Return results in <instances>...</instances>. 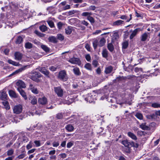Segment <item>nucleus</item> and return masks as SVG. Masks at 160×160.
Masks as SVG:
<instances>
[{"label": "nucleus", "mask_w": 160, "mask_h": 160, "mask_svg": "<svg viewBox=\"0 0 160 160\" xmlns=\"http://www.w3.org/2000/svg\"><path fill=\"white\" fill-rule=\"evenodd\" d=\"M31 73L33 74L30 76V78L32 80L37 82H40V80L38 78L41 77L42 75L40 73L37 72H32Z\"/></svg>", "instance_id": "nucleus-1"}, {"label": "nucleus", "mask_w": 160, "mask_h": 160, "mask_svg": "<svg viewBox=\"0 0 160 160\" xmlns=\"http://www.w3.org/2000/svg\"><path fill=\"white\" fill-rule=\"evenodd\" d=\"M14 113L18 114L22 112V105L18 104L14 106L12 108Z\"/></svg>", "instance_id": "nucleus-2"}, {"label": "nucleus", "mask_w": 160, "mask_h": 160, "mask_svg": "<svg viewBox=\"0 0 160 160\" xmlns=\"http://www.w3.org/2000/svg\"><path fill=\"white\" fill-rule=\"evenodd\" d=\"M30 66V65H27L23 66L22 68H21L15 70L14 72H13L11 74L9 75L8 77H12L21 72H22L25 70L26 68L29 67Z\"/></svg>", "instance_id": "nucleus-3"}, {"label": "nucleus", "mask_w": 160, "mask_h": 160, "mask_svg": "<svg viewBox=\"0 0 160 160\" xmlns=\"http://www.w3.org/2000/svg\"><path fill=\"white\" fill-rule=\"evenodd\" d=\"M58 78L61 80L65 82L68 79L66 72L64 70L60 71L58 76Z\"/></svg>", "instance_id": "nucleus-4"}, {"label": "nucleus", "mask_w": 160, "mask_h": 160, "mask_svg": "<svg viewBox=\"0 0 160 160\" xmlns=\"http://www.w3.org/2000/svg\"><path fill=\"white\" fill-rule=\"evenodd\" d=\"M54 90L57 95L59 97H62L63 95V90L61 87L54 88Z\"/></svg>", "instance_id": "nucleus-5"}, {"label": "nucleus", "mask_w": 160, "mask_h": 160, "mask_svg": "<svg viewBox=\"0 0 160 160\" xmlns=\"http://www.w3.org/2000/svg\"><path fill=\"white\" fill-rule=\"evenodd\" d=\"M68 61L72 64H77L79 65L81 64V62L78 58H72L68 60Z\"/></svg>", "instance_id": "nucleus-6"}, {"label": "nucleus", "mask_w": 160, "mask_h": 160, "mask_svg": "<svg viewBox=\"0 0 160 160\" xmlns=\"http://www.w3.org/2000/svg\"><path fill=\"white\" fill-rule=\"evenodd\" d=\"M16 84L18 90V89H19V88L22 89V88H25L26 87L25 84L23 81L21 80H18L16 82Z\"/></svg>", "instance_id": "nucleus-7"}, {"label": "nucleus", "mask_w": 160, "mask_h": 160, "mask_svg": "<svg viewBox=\"0 0 160 160\" xmlns=\"http://www.w3.org/2000/svg\"><path fill=\"white\" fill-rule=\"evenodd\" d=\"M122 143L125 147L130 148L131 147L133 146L134 145V143L132 142H129L127 140H123L122 141Z\"/></svg>", "instance_id": "nucleus-8"}, {"label": "nucleus", "mask_w": 160, "mask_h": 160, "mask_svg": "<svg viewBox=\"0 0 160 160\" xmlns=\"http://www.w3.org/2000/svg\"><path fill=\"white\" fill-rule=\"evenodd\" d=\"M141 30L139 28H137L134 29L130 35V39H132L137 34L138 32Z\"/></svg>", "instance_id": "nucleus-9"}, {"label": "nucleus", "mask_w": 160, "mask_h": 160, "mask_svg": "<svg viewBox=\"0 0 160 160\" xmlns=\"http://www.w3.org/2000/svg\"><path fill=\"white\" fill-rule=\"evenodd\" d=\"M29 89L34 94H37L39 92L38 89L34 87L33 85L32 84H30L29 85Z\"/></svg>", "instance_id": "nucleus-10"}, {"label": "nucleus", "mask_w": 160, "mask_h": 160, "mask_svg": "<svg viewBox=\"0 0 160 160\" xmlns=\"http://www.w3.org/2000/svg\"><path fill=\"white\" fill-rule=\"evenodd\" d=\"M15 59L17 60L20 61L21 60L22 55L19 52H16L14 53Z\"/></svg>", "instance_id": "nucleus-11"}, {"label": "nucleus", "mask_w": 160, "mask_h": 160, "mask_svg": "<svg viewBox=\"0 0 160 160\" xmlns=\"http://www.w3.org/2000/svg\"><path fill=\"white\" fill-rule=\"evenodd\" d=\"M85 99L89 103L92 102L93 101V96L91 94H88Z\"/></svg>", "instance_id": "nucleus-12"}, {"label": "nucleus", "mask_w": 160, "mask_h": 160, "mask_svg": "<svg viewBox=\"0 0 160 160\" xmlns=\"http://www.w3.org/2000/svg\"><path fill=\"white\" fill-rule=\"evenodd\" d=\"M49 42L53 43H56L58 42L57 38L54 36H50L48 38Z\"/></svg>", "instance_id": "nucleus-13"}, {"label": "nucleus", "mask_w": 160, "mask_h": 160, "mask_svg": "<svg viewBox=\"0 0 160 160\" xmlns=\"http://www.w3.org/2000/svg\"><path fill=\"white\" fill-rule=\"evenodd\" d=\"M65 129L68 132H72L74 130V128L73 125L71 124L67 125L65 127Z\"/></svg>", "instance_id": "nucleus-14"}, {"label": "nucleus", "mask_w": 160, "mask_h": 160, "mask_svg": "<svg viewBox=\"0 0 160 160\" xmlns=\"http://www.w3.org/2000/svg\"><path fill=\"white\" fill-rule=\"evenodd\" d=\"M38 102L42 105L45 104L47 103V100L46 98L43 97L42 98H39L38 100Z\"/></svg>", "instance_id": "nucleus-15"}, {"label": "nucleus", "mask_w": 160, "mask_h": 160, "mask_svg": "<svg viewBox=\"0 0 160 160\" xmlns=\"http://www.w3.org/2000/svg\"><path fill=\"white\" fill-rule=\"evenodd\" d=\"M39 70L40 72L46 75H48L49 74V72L44 67L39 68Z\"/></svg>", "instance_id": "nucleus-16"}, {"label": "nucleus", "mask_w": 160, "mask_h": 160, "mask_svg": "<svg viewBox=\"0 0 160 160\" xmlns=\"http://www.w3.org/2000/svg\"><path fill=\"white\" fill-rule=\"evenodd\" d=\"M18 91L19 92L21 95L23 97L25 100L28 99L26 94L25 92L22 89L20 88L18 89Z\"/></svg>", "instance_id": "nucleus-17"}, {"label": "nucleus", "mask_w": 160, "mask_h": 160, "mask_svg": "<svg viewBox=\"0 0 160 160\" xmlns=\"http://www.w3.org/2000/svg\"><path fill=\"white\" fill-rule=\"evenodd\" d=\"M7 62L9 64H11L15 66H19L22 65L19 62H17L15 61L12 60L11 59H8Z\"/></svg>", "instance_id": "nucleus-18"}, {"label": "nucleus", "mask_w": 160, "mask_h": 160, "mask_svg": "<svg viewBox=\"0 0 160 160\" xmlns=\"http://www.w3.org/2000/svg\"><path fill=\"white\" fill-rule=\"evenodd\" d=\"M41 48L46 52H49L50 49L46 45H43L40 42H38Z\"/></svg>", "instance_id": "nucleus-19"}, {"label": "nucleus", "mask_w": 160, "mask_h": 160, "mask_svg": "<svg viewBox=\"0 0 160 160\" xmlns=\"http://www.w3.org/2000/svg\"><path fill=\"white\" fill-rule=\"evenodd\" d=\"M113 69V68L112 66H108L105 68L104 72L106 74L110 73L112 71Z\"/></svg>", "instance_id": "nucleus-20"}, {"label": "nucleus", "mask_w": 160, "mask_h": 160, "mask_svg": "<svg viewBox=\"0 0 160 160\" xmlns=\"http://www.w3.org/2000/svg\"><path fill=\"white\" fill-rule=\"evenodd\" d=\"M102 55L103 57L107 58L108 57V51L105 48H103L102 52Z\"/></svg>", "instance_id": "nucleus-21"}, {"label": "nucleus", "mask_w": 160, "mask_h": 160, "mask_svg": "<svg viewBox=\"0 0 160 160\" xmlns=\"http://www.w3.org/2000/svg\"><path fill=\"white\" fill-rule=\"evenodd\" d=\"M148 33L145 32L141 35V41L144 42L146 40L148 37Z\"/></svg>", "instance_id": "nucleus-22"}, {"label": "nucleus", "mask_w": 160, "mask_h": 160, "mask_svg": "<svg viewBox=\"0 0 160 160\" xmlns=\"http://www.w3.org/2000/svg\"><path fill=\"white\" fill-rule=\"evenodd\" d=\"M146 123H144L140 125V127L143 130H148L149 129V127L146 125Z\"/></svg>", "instance_id": "nucleus-23"}, {"label": "nucleus", "mask_w": 160, "mask_h": 160, "mask_svg": "<svg viewBox=\"0 0 160 160\" xmlns=\"http://www.w3.org/2000/svg\"><path fill=\"white\" fill-rule=\"evenodd\" d=\"M92 15V13L91 12H84L82 13L81 16L84 17H86L87 19L88 17L90 16H91Z\"/></svg>", "instance_id": "nucleus-24"}, {"label": "nucleus", "mask_w": 160, "mask_h": 160, "mask_svg": "<svg viewBox=\"0 0 160 160\" xmlns=\"http://www.w3.org/2000/svg\"><path fill=\"white\" fill-rule=\"evenodd\" d=\"M128 135L129 137L134 140H136L137 139L136 136L132 132H129L128 133Z\"/></svg>", "instance_id": "nucleus-25"}, {"label": "nucleus", "mask_w": 160, "mask_h": 160, "mask_svg": "<svg viewBox=\"0 0 160 160\" xmlns=\"http://www.w3.org/2000/svg\"><path fill=\"white\" fill-rule=\"evenodd\" d=\"M9 95L11 97L16 98L17 97V95L14 91L12 90H10L9 91Z\"/></svg>", "instance_id": "nucleus-26"}, {"label": "nucleus", "mask_w": 160, "mask_h": 160, "mask_svg": "<svg viewBox=\"0 0 160 160\" xmlns=\"http://www.w3.org/2000/svg\"><path fill=\"white\" fill-rule=\"evenodd\" d=\"M29 99H31L30 102L32 105H35L37 104V99L35 97L29 98Z\"/></svg>", "instance_id": "nucleus-27"}, {"label": "nucleus", "mask_w": 160, "mask_h": 160, "mask_svg": "<svg viewBox=\"0 0 160 160\" xmlns=\"http://www.w3.org/2000/svg\"><path fill=\"white\" fill-rule=\"evenodd\" d=\"M73 71L74 73L76 75L79 76L81 74L79 69L78 68H76L73 69Z\"/></svg>", "instance_id": "nucleus-28"}, {"label": "nucleus", "mask_w": 160, "mask_h": 160, "mask_svg": "<svg viewBox=\"0 0 160 160\" xmlns=\"http://www.w3.org/2000/svg\"><path fill=\"white\" fill-rule=\"evenodd\" d=\"M106 42V40L104 38H102L100 40L98 45L99 47H102L103 46Z\"/></svg>", "instance_id": "nucleus-29"}, {"label": "nucleus", "mask_w": 160, "mask_h": 160, "mask_svg": "<svg viewBox=\"0 0 160 160\" xmlns=\"http://www.w3.org/2000/svg\"><path fill=\"white\" fill-rule=\"evenodd\" d=\"M2 104L4 108L6 110H9L10 108V106L9 103L7 101H4L2 102Z\"/></svg>", "instance_id": "nucleus-30"}, {"label": "nucleus", "mask_w": 160, "mask_h": 160, "mask_svg": "<svg viewBox=\"0 0 160 160\" xmlns=\"http://www.w3.org/2000/svg\"><path fill=\"white\" fill-rule=\"evenodd\" d=\"M124 21L121 20H118L113 23V26H119L123 23Z\"/></svg>", "instance_id": "nucleus-31"}, {"label": "nucleus", "mask_w": 160, "mask_h": 160, "mask_svg": "<svg viewBox=\"0 0 160 160\" xmlns=\"http://www.w3.org/2000/svg\"><path fill=\"white\" fill-rule=\"evenodd\" d=\"M108 48L109 51L111 52H112L114 49L113 46L111 43H109L108 44Z\"/></svg>", "instance_id": "nucleus-32"}, {"label": "nucleus", "mask_w": 160, "mask_h": 160, "mask_svg": "<svg viewBox=\"0 0 160 160\" xmlns=\"http://www.w3.org/2000/svg\"><path fill=\"white\" fill-rule=\"evenodd\" d=\"M25 46L26 48L30 49L32 48V45L31 43L28 42L25 43Z\"/></svg>", "instance_id": "nucleus-33"}, {"label": "nucleus", "mask_w": 160, "mask_h": 160, "mask_svg": "<svg viewBox=\"0 0 160 160\" xmlns=\"http://www.w3.org/2000/svg\"><path fill=\"white\" fill-rule=\"evenodd\" d=\"M39 29L42 32H45L47 30V27L44 25H42L39 27Z\"/></svg>", "instance_id": "nucleus-34"}, {"label": "nucleus", "mask_w": 160, "mask_h": 160, "mask_svg": "<svg viewBox=\"0 0 160 160\" xmlns=\"http://www.w3.org/2000/svg\"><path fill=\"white\" fill-rule=\"evenodd\" d=\"M71 8V6L70 5L67 4L62 7L61 9L62 11H65L68 9H70Z\"/></svg>", "instance_id": "nucleus-35"}, {"label": "nucleus", "mask_w": 160, "mask_h": 160, "mask_svg": "<svg viewBox=\"0 0 160 160\" xmlns=\"http://www.w3.org/2000/svg\"><path fill=\"white\" fill-rule=\"evenodd\" d=\"M57 39L62 41L64 40V37L61 34H57Z\"/></svg>", "instance_id": "nucleus-36"}, {"label": "nucleus", "mask_w": 160, "mask_h": 160, "mask_svg": "<svg viewBox=\"0 0 160 160\" xmlns=\"http://www.w3.org/2000/svg\"><path fill=\"white\" fill-rule=\"evenodd\" d=\"M65 33L67 34H70L72 32V30L70 27H68L65 28Z\"/></svg>", "instance_id": "nucleus-37"}, {"label": "nucleus", "mask_w": 160, "mask_h": 160, "mask_svg": "<svg viewBox=\"0 0 160 160\" xmlns=\"http://www.w3.org/2000/svg\"><path fill=\"white\" fill-rule=\"evenodd\" d=\"M87 19L91 23V24H92L94 23L95 22V20L94 18L91 16H90L88 18H87Z\"/></svg>", "instance_id": "nucleus-38"}, {"label": "nucleus", "mask_w": 160, "mask_h": 160, "mask_svg": "<svg viewBox=\"0 0 160 160\" xmlns=\"http://www.w3.org/2000/svg\"><path fill=\"white\" fill-rule=\"evenodd\" d=\"M84 67L88 70H92V67L91 64L89 63H86L85 66Z\"/></svg>", "instance_id": "nucleus-39"}, {"label": "nucleus", "mask_w": 160, "mask_h": 160, "mask_svg": "<svg viewBox=\"0 0 160 160\" xmlns=\"http://www.w3.org/2000/svg\"><path fill=\"white\" fill-rule=\"evenodd\" d=\"M7 96L6 93L4 92H2L1 93V95L0 96V98L2 99H6Z\"/></svg>", "instance_id": "nucleus-40"}, {"label": "nucleus", "mask_w": 160, "mask_h": 160, "mask_svg": "<svg viewBox=\"0 0 160 160\" xmlns=\"http://www.w3.org/2000/svg\"><path fill=\"white\" fill-rule=\"evenodd\" d=\"M135 116L138 119L142 120L143 119V116L142 114L140 113H137Z\"/></svg>", "instance_id": "nucleus-41"}, {"label": "nucleus", "mask_w": 160, "mask_h": 160, "mask_svg": "<svg viewBox=\"0 0 160 160\" xmlns=\"http://www.w3.org/2000/svg\"><path fill=\"white\" fill-rule=\"evenodd\" d=\"M98 44V42L97 40H95L93 42V45L94 49L96 48Z\"/></svg>", "instance_id": "nucleus-42"}, {"label": "nucleus", "mask_w": 160, "mask_h": 160, "mask_svg": "<svg viewBox=\"0 0 160 160\" xmlns=\"http://www.w3.org/2000/svg\"><path fill=\"white\" fill-rule=\"evenodd\" d=\"M122 48H123L126 49L128 47V42L127 41H125L124 42H123L122 44Z\"/></svg>", "instance_id": "nucleus-43"}, {"label": "nucleus", "mask_w": 160, "mask_h": 160, "mask_svg": "<svg viewBox=\"0 0 160 160\" xmlns=\"http://www.w3.org/2000/svg\"><path fill=\"white\" fill-rule=\"evenodd\" d=\"M22 41V38L21 37L19 36L18 37L17 39L16 42L17 44H20Z\"/></svg>", "instance_id": "nucleus-44"}, {"label": "nucleus", "mask_w": 160, "mask_h": 160, "mask_svg": "<svg viewBox=\"0 0 160 160\" xmlns=\"http://www.w3.org/2000/svg\"><path fill=\"white\" fill-rule=\"evenodd\" d=\"M7 152L8 156H11L13 154L14 150L13 149H11L8 151Z\"/></svg>", "instance_id": "nucleus-45"}, {"label": "nucleus", "mask_w": 160, "mask_h": 160, "mask_svg": "<svg viewBox=\"0 0 160 160\" xmlns=\"http://www.w3.org/2000/svg\"><path fill=\"white\" fill-rule=\"evenodd\" d=\"M0 139L2 140V141L5 142L6 141L8 140L9 139L7 136H3L0 137Z\"/></svg>", "instance_id": "nucleus-46"}, {"label": "nucleus", "mask_w": 160, "mask_h": 160, "mask_svg": "<svg viewBox=\"0 0 160 160\" xmlns=\"http://www.w3.org/2000/svg\"><path fill=\"white\" fill-rule=\"evenodd\" d=\"M152 106L154 108L160 107V104L157 103H154L152 104Z\"/></svg>", "instance_id": "nucleus-47"}, {"label": "nucleus", "mask_w": 160, "mask_h": 160, "mask_svg": "<svg viewBox=\"0 0 160 160\" xmlns=\"http://www.w3.org/2000/svg\"><path fill=\"white\" fill-rule=\"evenodd\" d=\"M48 23L49 26L51 28H53L54 27V22L52 21H49L48 22Z\"/></svg>", "instance_id": "nucleus-48"}, {"label": "nucleus", "mask_w": 160, "mask_h": 160, "mask_svg": "<svg viewBox=\"0 0 160 160\" xmlns=\"http://www.w3.org/2000/svg\"><path fill=\"white\" fill-rule=\"evenodd\" d=\"M76 12V11L72 10L68 12V16H70L74 14Z\"/></svg>", "instance_id": "nucleus-49"}, {"label": "nucleus", "mask_w": 160, "mask_h": 160, "mask_svg": "<svg viewBox=\"0 0 160 160\" xmlns=\"http://www.w3.org/2000/svg\"><path fill=\"white\" fill-rule=\"evenodd\" d=\"M92 64L95 67H97L98 63L97 60H94L92 61Z\"/></svg>", "instance_id": "nucleus-50"}, {"label": "nucleus", "mask_w": 160, "mask_h": 160, "mask_svg": "<svg viewBox=\"0 0 160 160\" xmlns=\"http://www.w3.org/2000/svg\"><path fill=\"white\" fill-rule=\"evenodd\" d=\"M155 116V115L154 114H152L151 115H146V117L147 118L149 119H152Z\"/></svg>", "instance_id": "nucleus-51"}, {"label": "nucleus", "mask_w": 160, "mask_h": 160, "mask_svg": "<svg viewBox=\"0 0 160 160\" xmlns=\"http://www.w3.org/2000/svg\"><path fill=\"white\" fill-rule=\"evenodd\" d=\"M81 23L87 27H88L89 24V23L85 20L82 21H81Z\"/></svg>", "instance_id": "nucleus-52"}, {"label": "nucleus", "mask_w": 160, "mask_h": 160, "mask_svg": "<svg viewBox=\"0 0 160 160\" xmlns=\"http://www.w3.org/2000/svg\"><path fill=\"white\" fill-rule=\"evenodd\" d=\"M63 25V24L62 22H58L57 24V26L58 28L59 29H61L62 28Z\"/></svg>", "instance_id": "nucleus-53"}, {"label": "nucleus", "mask_w": 160, "mask_h": 160, "mask_svg": "<svg viewBox=\"0 0 160 160\" xmlns=\"http://www.w3.org/2000/svg\"><path fill=\"white\" fill-rule=\"evenodd\" d=\"M32 147V145L31 143V142H30L26 146V148L28 150L30 149Z\"/></svg>", "instance_id": "nucleus-54"}, {"label": "nucleus", "mask_w": 160, "mask_h": 160, "mask_svg": "<svg viewBox=\"0 0 160 160\" xmlns=\"http://www.w3.org/2000/svg\"><path fill=\"white\" fill-rule=\"evenodd\" d=\"M34 143L37 147H39L41 145L40 142L39 141L36 140L34 141Z\"/></svg>", "instance_id": "nucleus-55"}, {"label": "nucleus", "mask_w": 160, "mask_h": 160, "mask_svg": "<svg viewBox=\"0 0 160 160\" xmlns=\"http://www.w3.org/2000/svg\"><path fill=\"white\" fill-rule=\"evenodd\" d=\"M63 116L61 113H58L57 115V118L58 119H60L62 118Z\"/></svg>", "instance_id": "nucleus-56"}, {"label": "nucleus", "mask_w": 160, "mask_h": 160, "mask_svg": "<svg viewBox=\"0 0 160 160\" xmlns=\"http://www.w3.org/2000/svg\"><path fill=\"white\" fill-rule=\"evenodd\" d=\"M73 143L72 142H70L68 143L67 145V147L68 148H70L73 145Z\"/></svg>", "instance_id": "nucleus-57"}, {"label": "nucleus", "mask_w": 160, "mask_h": 160, "mask_svg": "<svg viewBox=\"0 0 160 160\" xmlns=\"http://www.w3.org/2000/svg\"><path fill=\"white\" fill-rule=\"evenodd\" d=\"M135 14L137 18H142V15L138 13L137 11H135Z\"/></svg>", "instance_id": "nucleus-58"}, {"label": "nucleus", "mask_w": 160, "mask_h": 160, "mask_svg": "<svg viewBox=\"0 0 160 160\" xmlns=\"http://www.w3.org/2000/svg\"><path fill=\"white\" fill-rule=\"evenodd\" d=\"M85 48L88 51H90V47L88 44H86L85 46Z\"/></svg>", "instance_id": "nucleus-59"}, {"label": "nucleus", "mask_w": 160, "mask_h": 160, "mask_svg": "<svg viewBox=\"0 0 160 160\" xmlns=\"http://www.w3.org/2000/svg\"><path fill=\"white\" fill-rule=\"evenodd\" d=\"M125 79V78L123 77H119L116 78V80L118 81H122Z\"/></svg>", "instance_id": "nucleus-60"}, {"label": "nucleus", "mask_w": 160, "mask_h": 160, "mask_svg": "<svg viewBox=\"0 0 160 160\" xmlns=\"http://www.w3.org/2000/svg\"><path fill=\"white\" fill-rule=\"evenodd\" d=\"M25 156V154L24 153L20 155L17 157L19 159H21L23 158Z\"/></svg>", "instance_id": "nucleus-61"}, {"label": "nucleus", "mask_w": 160, "mask_h": 160, "mask_svg": "<svg viewBox=\"0 0 160 160\" xmlns=\"http://www.w3.org/2000/svg\"><path fill=\"white\" fill-rule=\"evenodd\" d=\"M59 156H60L61 157L63 158H65L67 157V155L65 153L60 154L59 155Z\"/></svg>", "instance_id": "nucleus-62"}, {"label": "nucleus", "mask_w": 160, "mask_h": 160, "mask_svg": "<svg viewBox=\"0 0 160 160\" xmlns=\"http://www.w3.org/2000/svg\"><path fill=\"white\" fill-rule=\"evenodd\" d=\"M101 32V30H98L96 31L93 32L92 33L93 35H97Z\"/></svg>", "instance_id": "nucleus-63"}, {"label": "nucleus", "mask_w": 160, "mask_h": 160, "mask_svg": "<svg viewBox=\"0 0 160 160\" xmlns=\"http://www.w3.org/2000/svg\"><path fill=\"white\" fill-rule=\"evenodd\" d=\"M85 58L88 61H89L91 60V57L89 54L85 56Z\"/></svg>", "instance_id": "nucleus-64"}]
</instances>
